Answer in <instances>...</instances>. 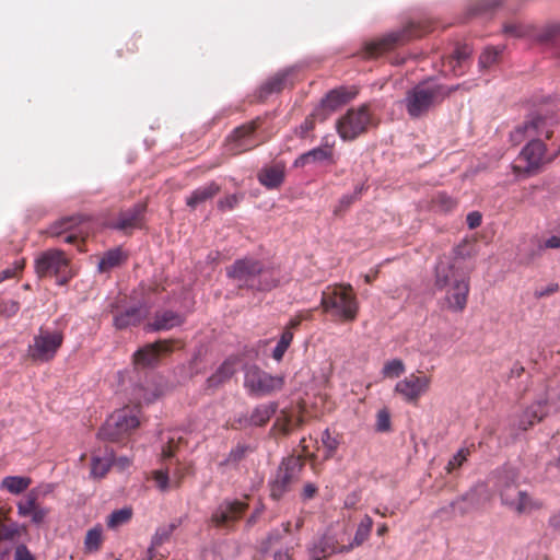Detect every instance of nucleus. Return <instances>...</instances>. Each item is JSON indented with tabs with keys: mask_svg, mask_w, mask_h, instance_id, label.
Here are the masks:
<instances>
[{
	"mask_svg": "<svg viewBox=\"0 0 560 560\" xmlns=\"http://www.w3.org/2000/svg\"><path fill=\"white\" fill-rule=\"evenodd\" d=\"M556 132H560V122L552 116L534 115L522 126L516 127L510 135L514 144H520L525 139L530 141L523 148L512 164L513 173L527 177L536 173L545 163L546 147L540 137L550 139Z\"/></svg>",
	"mask_w": 560,
	"mask_h": 560,
	"instance_id": "1",
	"label": "nucleus"
},
{
	"mask_svg": "<svg viewBox=\"0 0 560 560\" xmlns=\"http://www.w3.org/2000/svg\"><path fill=\"white\" fill-rule=\"evenodd\" d=\"M226 276L237 283L238 289L270 291L280 283L277 268L262 260L245 257L226 268Z\"/></svg>",
	"mask_w": 560,
	"mask_h": 560,
	"instance_id": "2",
	"label": "nucleus"
},
{
	"mask_svg": "<svg viewBox=\"0 0 560 560\" xmlns=\"http://www.w3.org/2000/svg\"><path fill=\"white\" fill-rule=\"evenodd\" d=\"M434 287L445 291L443 307L454 313H462L466 308L470 285L469 277L462 268L441 260L435 268Z\"/></svg>",
	"mask_w": 560,
	"mask_h": 560,
	"instance_id": "3",
	"label": "nucleus"
},
{
	"mask_svg": "<svg viewBox=\"0 0 560 560\" xmlns=\"http://www.w3.org/2000/svg\"><path fill=\"white\" fill-rule=\"evenodd\" d=\"M320 308L341 323L354 322L359 314V302L351 284L328 285L322 292Z\"/></svg>",
	"mask_w": 560,
	"mask_h": 560,
	"instance_id": "4",
	"label": "nucleus"
},
{
	"mask_svg": "<svg viewBox=\"0 0 560 560\" xmlns=\"http://www.w3.org/2000/svg\"><path fill=\"white\" fill-rule=\"evenodd\" d=\"M433 30L428 21L409 22L401 30L390 32L381 38L365 44L364 58H376L387 51L405 45L413 38L421 37Z\"/></svg>",
	"mask_w": 560,
	"mask_h": 560,
	"instance_id": "5",
	"label": "nucleus"
},
{
	"mask_svg": "<svg viewBox=\"0 0 560 560\" xmlns=\"http://www.w3.org/2000/svg\"><path fill=\"white\" fill-rule=\"evenodd\" d=\"M378 118L374 115L370 104H361L349 108L336 122V130L345 141H353L371 128L378 126Z\"/></svg>",
	"mask_w": 560,
	"mask_h": 560,
	"instance_id": "6",
	"label": "nucleus"
},
{
	"mask_svg": "<svg viewBox=\"0 0 560 560\" xmlns=\"http://www.w3.org/2000/svg\"><path fill=\"white\" fill-rule=\"evenodd\" d=\"M458 86L445 88L439 84H418L409 90L404 100L408 115L418 118L429 112Z\"/></svg>",
	"mask_w": 560,
	"mask_h": 560,
	"instance_id": "7",
	"label": "nucleus"
},
{
	"mask_svg": "<svg viewBox=\"0 0 560 560\" xmlns=\"http://www.w3.org/2000/svg\"><path fill=\"white\" fill-rule=\"evenodd\" d=\"M35 272L38 278L56 277L59 285L73 278L70 258L61 249L50 248L35 258Z\"/></svg>",
	"mask_w": 560,
	"mask_h": 560,
	"instance_id": "8",
	"label": "nucleus"
},
{
	"mask_svg": "<svg viewBox=\"0 0 560 560\" xmlns=\"http://www.w3.org/2000/svg\"><path fill=\"white\" fill-rule=\"evenodd\" d=\"M140 411L126 407L113 412L98 431V438L110 442H119L140 425Z\"/></svg>",
	"mask_w": 560,
	"mask_h": 560,
	"instance_id": "9",
	"label": "nucleus"
},
{
	"mask_svg": "<svg viewBox=\"0 0 560 560\" xmlns=\"http://www.w3.org/2000/svg\"><path fill=\"white\" fill-rule=\"evenodd\" d=\"M63 340L61 330L40 327L27 347V357L34 363H48L56 358Z\"/></svg>",
	"mask_w": 560,
	"mask_h": 560,
	"instance_id": "10",
	"label": "nucleus"
},
{
	"mask_svg": "<svg viewBox=\"0 0 560 560\" xmlns=\"http://www.w3.org/2000/svg\"><path fill=\"white\" fill-rule=\"evenodd\" d=\"M262 125V118L256 117L232 130L224 141V149L229 155L235 156L248 152L261 143L256 133L257 129Z\"/></svg>",
	"mask_w": 560,
	"mask_h": 560,
	"instance_id": "11",
	"label": "nucleus"
},
{
	"mask_svg": "<svg viewBox=\"0 0 560 560\" xmlns=\"http://www.w3.org/2000/svg\"><path fill=\"white\" fill-rule=\"evenodd\" d=\"M284 386V377L271 375L256 365L245 371L244 387L250 396L265 397L280 392Z\"/></svg>",
	"mask_w": 560,
	"mask_h": 560,
	"instance_id": "12",
	"label": "nucleus"
},
{
	"mask_svg": "<svg viewBox=\"0 0 560 560\" xmlns=\"http://www.w3.org/2000/svg\"><path fill=\"white\" fill-rule=\"evenodd\" d=\"M303 466L304 459L301 456H290L283 459L275 480L270 483V497L273 500H280L291 490L292 485L299 479Z\"/></svg>",
	"mask_w": 560,
	"mask_h": 560,
	"instance_id": "13",
	"label": "nucleus"
},
{
	"mask_svg": "<svg viewBox=\"0 0 560 560\" xmlns=\"http://www.w3.org/2000/svg\"><path fill=\"white\" fill-rule=\"evenodd\" d=\"M502 504L516 514H530L544 508L541 500L533 498L526 491L520 490L513 485L506 483L500 491Z\"/></svg>",
	"mask_w": 560,
	"mask_h": 560,
	"instance_id": "14",
	"label": "nucleus"
},
{
	"mask_svg": "<svg viewBox=\"0 0 560 560\" xmlns=\"http://www.w3.org/2000/svg\"><path fill=\"white\" fill-rule=\"evenodd\" d=\"M248 509V503L241 500H224L210 516V524L215 528L232 529L243 517Z\"/></svg>",
	"mask_w": 560,
	"mask_h": 560,
	"instance_id": "15",
	"label": "nucleus"
},
{
	"mask_svg": "<svg viewBox=\"0 0 560 560\" xmlns=\"http://www.w3.org/2000/svg\"><path fill=\"white\" fill-rule=\"evenodd\" d=\"M430 385L429 376L411 373L396 383L394 393L405 402L417 406L420 398L428 393Z\"/></svg>",
	"mask_w": 560,
	"mask_h": 560,
	"instance_id": "16",
	"label": "nucleus"
},
{
	"mask_svg": "<svg viewBox=\"0 0 560 560\" xmlns=\"http://www.w3.org/2000/svg\"><path fill=\"white\" fill-rule=\"evenodd\" d=\"M175 340L164 339L153 343H148L139 348L133 353V364L137 368H153L159 364L163 355H167L174 350Z\"/></svg>",
	"mask_w": 560,
	"mask_h": 560,
	"instance_id": "17",
	"label": "nucleus"
},
{
	"mask_svg": "<svg viewBox=\"0 0 560 560\" xmlns=\"http://www.w3.org/2000/svg\"><path fill=\"white\" fill-rule=\"evenodd\" d=\"M282 530L273 529L269 533L268 537L262 544L264 560H291V548L279 547L283 534H289L291 530V523L285 522L282 524Z\"/></svg>",
	"mask_w": 560,
	"mask_h": 560,
	"instance_id": "18",
	"label": "nucleus"
},
{
	"mask_svg": "<svg viewBox=\"0 0 560 560\" xmlns=\"http://www.w3.org/2000/svg\"><path fill=\"white\" fill-rule=\"evenodd\" d=\"M550 402L547 395L533 401L518 416L516 425L520 430L527 431L536 423L542 421L549 413Z\"/></svg>",
	"mask_w": 560,
	"mask_h": 560,
	"instance_id": "19",
	"label": "nucleus"
},
{
	"mask_svg": "<svg viewBox=\"0 0 560 560\" xmlns=\"http://www.w3.org/2000/svg\"><path fill=\"white\" fill-rule=\"evenodd\" d=\"M471 51V48L466 44L457 45L453 54L443 58V72L446 74L452 73L456 77L464 74Z\"/></svg>",
	"mask_w": 560,
	"mask_h": 560,
	"instance_id": "20",
	"label": "nucleus"
},
{
	"mask_svg": "<svg viewBox=\"0 0 560 560\" xmlns=\"http://www.w3.org/2000/svg\"><path fill=\"white\" fill-rule=\"evenodd\" d=\"M145 212L144 203H137L132 208L121 211L113 223V228L120 231L140 228Z\"/></svg>",
	"mask_w": 560,
	"mask_h": 560,
	"instance_id": "21",
	"label": "nucleus"
},
{
	"mask_svg": "<svg viewBox=\"0 0 560 560\" xmlns=\"http://www.w3.org/2000/svg\"><path fill=\"white\" fill-rule=\"evenodd\" d=\"M558 248H560V236L551 235L546 240H541L539 236L535 235L529 240V248L524 254V258L529 262L540 257L544 250Z\"/></svg>",
	"mask_w": 560,
	"mask_h": 560,
	"instance_id": "22",
	"label": "nucleus"
},
{
	"mask_svg": "<svg viewBox=\"0 0 560 560\" xmlns=\"http://www.w3.org/2000/svg\"><path fill=\"white\" fill-rule=\"evenodd\" d=\"M185 316L172 310L159 311L154 315L153 322L150 324L152 330H170L183 325Z\"/></svg>",
	"mask_w": 560,
	"mask_h": 560,
	"instance_id": "23",
	"label": "nucleus"
},
{
	"mask_svg": "<svg viewBox=\"0 0 560 560\" xmlns=\"http://www.w3.org/2000/svg\"><path fill=\"white\" fill-rule=\"evenodd\" d=\"M220 191L221 186L215 182H210L192 190L186 198V205L191 209H196L199 205L212 199Z\"/></svg>",
	"mask_w": 560,
	"mask_h": 560,
	"instance_id": "24",
	"label": "nucleus"
},
{
	"mask_svg": "<svg viewBox=\"0 0 560 560\" xmlns=\"http://www.w3.org/2000/svg\"><path fill=\"white\" fill-rule=\"evenodd\" d=\"M147 311L141 306H131L114 316V325L117 329H125L129 326H136L145 317Z\"/></svg>",
	"mask_w": 560,
	"mask_h": 560,
	"instance_id": "25",
	"label": "nucleus"
},
{
	"mask_svg": "<svg viewBox=\"0 0 560 560\" xmlns=\"http://www.w3.org/2000/svg\"><path fill=\"white\" fill-rule=\"evenodd\" d=\"M259 183L268 189H276L284 180V166L275 164L264 167L257 175Z\"/></svg>",
	"mask_w": 560,
	"mask_h": 560,
	"instance_id": "26",
	"label": "nucleus"
},
{
	"mask_svg": "<svg viewBox=\"0 0 560 560\" xmlns=\"http://www.w3.org/2000/svg\"><path fill=\"white\" fill-rule=\"evenodd\" d=\"M332 145L326 142L325 145L310 150L306 153L301 154L296 160L295 166H305L310 163L331 161L332 160Z\"/></svg>",
	"mask_w": 560,
	"mask_h": 560,
	"instance_id": "27",
	"label": "nucleus"
},
{
	"mask_svg": "<svg viewBox=\"0 0 560 560\" xmlns=\"http://www.w3.org/2000/svg\"><path fill=\"white\" fill-rule=\"evenodd\" d=\"M128 255L120 248L115 247L103 254L101 257L97 269L100 272H109L114 268L120 267L127 261Z\"/></svg>",
	"mask_w": 560,
	"mask_h": 560,
	"instance_id": "28",
	"label": "nucleus"
},
{
	"mask_svg": "<svg viewBox=\"0 0 560 560\" xmlns=\"http://www.w3.org/2000/svg\"><path fill=\"white\" fill-rule=\"evenodd\" d=\"M355 93L347 91L345 88L335 89L327 93L322 100V109H327L329 113L336 110L341 105L351 101Z\"/></svg>",
	"mask_w": 560,
	"mask_h": 560,
	"instance_id": "29",
	"label": "nucleus"
},
{
	"mask_svg": "<svg viewBox=\"0 0 560 560\" xmlns=\"http://www.w3.org/2000/svg\"><path fill=\"white\" fill-rule=\"evenodd\" d=\"M236 360L229 358L226 359L218 370L207 380L209 388H217L226 381H229L235 373Z\"/></svg>",
	"mask_w": 560,
	"mask_h": 560,
	"instance_id": "30",
	"label": "nucleus"
},
{
	"mask_svg": "<svg viewBox=\"0 0 560 560\" xmlns=\"http://www.w3.org/2000/svg\"><path fill=\"white\" fill-rule=\"evenodd\" d=\"M52 490L50 485H46L43 487L32 489L27 495L25 501H22L18 504L19 515L26 517L31 515V512L36 509L39 504L37 503L40 494H47Z\"/></svg>",
	"mask_w": 560,
	"mask_h": 560,
	"instance_id": "31",
	"label": "nucleus"
},
{
	"mask_svg": "<svg viewBox=\"0 0 560 560\" xmlns=\"http://www.w3.org/2000/svg\"><path fill=\"white\" fill-rule=\"evenodd\" d=\"M278 404L275 401L260 404L255 407L249 417V423L257 427L265 425L277 412Z\"/></svg>",
	"mask_w": 560,
	"mask_h": 560,
	"instance_id": "32",
	"label": "nucleus"
},
{
	"mask_svg": "<svg viewBox=\"0 0 560 560\" xmlns=\"http://www.w3.org/2000/svg\"><path fill=\"white\" fill-rule=\"evenodd\" d=\"M290 72H279L268 79L260 88V96L266 97L272 93H279L292 83H289Z\"/></svg>",
	"mask_w": 560,
	"mask_h": 560,
	"instance_id": "33",
	"label": "nucleus"
},
{
	"mask_svg": "<svg viewBox=\"0 0 560 560\" xmlns=\"http://www.w3.org/2000/svg\"><path fill=\"white\" fill-rule=\"evenodd\" d=\"M373 527V520L369 515H364L358 525L353 541L349 546H341L339 548L340 552H348L352 550L354 547L361 546L371 534Z\"/></svg>",
	"mask_w": 560,
	"mask_h": 560,
	"instance_id": "34",
	"label": "nucleus"
},
{
	"mask_svg": "<svg viewBox=\"0 0 560 560\" xmlns=\"http://www.w3.org/2000/svg\"><path fill=\"white\" fill-rule=\"evenodd\" d=\"M340 552L336 547L335 540L331 537H322L311 549L310 555L312 560H323L327 557Z\"/></svg>",
	"mask_w": 560,
	"mask_h": 560,
	"instance_id": "35",
	"label": "nucleus"
},
{
	"mask_svg": "<svg viewBox=\"0 0 560 560\" xmlns=\"http://www.w3.org/2000/svg\"><path fill=\"white\" fill-rule=\"evenodd\" d=\"M104 542L103 528L96 525L89 529L84 537V552L96 553L101 550Z\"/></svg>",
	"mask_w": 560,
	"mask_h": 560,
	"instance_id": "36",
	"label": "nucleus"
},
{
	"mask_svg": "<svg viewBox=\"0 0 560 560\" xmlns=\"http://www.w3.org/2000/svg\"><path fill=\"white\" fill-rule=\"evenodd\" d=\"M31 483L32 479L30 477L8 476L1 481V488L12 494H20L25 491Z\"/></svg>",
	"mask_w": 560,
	"mask_h": 560,
	"instance_id": "37",
	"label": "nucleus"
},
{
	"mask_svg": "<svg viewBox=\"0 0 560 560\" xmlns=\"http://www.w3.org/2000/svg\"><path fill=\"white\" fill-rule=\"evenodd\" d=\"M132 517L131 508H122L113 511L106 520V525L109 529H116L125 524H128Z\"/></svg>",
	"mask_w": 560,
	"mask_h": 560,
	"instance_id": "38",
	"label": "nucleus"
},
{
	"mask_svg": "<svg viewBox=\"0 0 560 560\" xmlns=\"http://www.w3.org/2000/svg\"><path fill=\"white\" fill-rule=\"evenodd\" d=\"M252 452L253 448L249 445L237 444L230 451L226 458L220 463V466H236Z\"/></svg>",
	"mask_w": 560,
	"mask_h": 560,
	"instance_id": "39",
	"label": "nucleus"
},
{
	"mask_svg": "<svg viewBox=\"0 0 560 560\" xmlns=\"http://www.w3.org/2000/svg\"><path fill=\"white\" fill-rule=\"evenodd\" d=\"M80 218L69 217L56 221L48 230V234L54 237H59L63 233L69 232L71 229L78 226Z\"/></svg>",
	"mask_w": 560,
	"mask_h": 560,
	"instance_id": "40",
	"label": "nucleus"
},
{
	"mask_svg": "<svg viewBox=\"0 0 560 560\" xmlns=\"http://www.w3.org/2000/svg\"><path fill=\"white\" fill-rule=\"evenodd\" d=\"M457 206V201L448 196L446 192H438L432 198V207L443 213L453 211Z\"/></svg>",
	"mask_w": 560,
	"mask_h": 560,
	"instance_id": "41",
	"label": "nucleus"
},
{
	"mask_svg": "<svg viewBox=\"0 0 560 560\" xmlns=\"http://www.w3.org/2000/svg\"><path fill=\"white\" fill-rule=\"evenodd\" d=\"M293 340V331H290V329H284L283 332L280 336V339L275 347L272 351V358L280 362L283 359V355L288 348L290 347L291 342Z\"/></svg>",
	"mask_w": 560,
	"mask_h": 560,
	"instance_id": "42",
	"label": "nucleus"
},
{
	"mask_svg": "<svg viewBox=\"0 0 560 560\" xmlns=\"http://www.w3.org/2000/svg\"><path fill=\"white\" fill-rule=\"evenodd\" d=\"M110 465H112L110 457L102 458L100 456H93L92 463H91V475L94 478H102L106 475Z\"/></svg>",
	"mask_w": 560,
	"mask_h": 560,
	"instance_id": "43",
	"label": "nucleus"
},
{
	"mask_svg": "<svg viewBox=\"0 0 560 560\" xmlns=\"http://www.w3.org/2000/svg\"><path fill=\"white\" fill-rule=\"evenodd\" d=\"M322 443L326 448L325 458L328 459L336 453L340 440L338 435L332 434L329 429H326L322 434Z\"/></svg>",
	"mask_w": 560,
	"mask_h": 560,
	"instance_id": "44",
	"label": "nucleus"
},
{
	"mask_svg": "<svg viewBox=\"0 0 560 560\" xmlns=\"http://www.w3.org/2000/svg\"><path fill=\"white\" fill-rule=\"evenodd\" d=\"M405 370L406 368L404 362L400 359H394L385 362L382 369V374L384 377L395 378L399 377L405 372Z\"/></svg>",
	"mask_w": 560,
	"mask_h": 560,
	"instance_id": "45",
	"label": "nucleus"
},
{
	"mask_svg": "<svg viewBox=\"0 0 560 560\" xmlns=\"http://www.w3.org/2000/svg\"><path fill=\"white\" fill-rule=\"evenodd\" d=\"M363 186L357 187L353 195H345L340 198L338 206L335 208L334 213L336 215H340L346 212L350 206L359 198V195L362 192Z\"/></svg>",
	"mask_w": 560,
	"mask_h": 560,
	"instance_id": "46",
	"label": "nucleus"
},
{
	"mask_svg": "<svg viewBox=\"0 0 560 560\" xmlns=\"http://www.w3.org/2000/svg\"><path fill=\"white\" fill-rule=\"evenodd\" d=\"M20 311V303L15 300H5L0 298V316L10 318Z\"/></svg>",
	"mask_w": 560,
	"mask_h": 560,
	"instance_id": "47",
	"label": "nucleus"
},
{
	"mask_svg": "<svg viewBox=\"0 0 560 560\" xmlns=\"http://www.w3.org/2000/svg\"><path fill=\"white\" fill-rule=\"evenodd\" d=\"M470 452L468 448H460L447 463L446 471L448 474L453 472L455 469L459 468L469 456Z\"/></svg>",
	"mask_w": 560,
	"mask_h": 560,
	"instance_id": "48",
	"label": "nucleus"
},
{
	"mask_svg": "<svg viewBox=\"0 0 560 560\" xmlns=\"http://www.w3.org/2000/svg\"><path fill=\"white\" fill-rule=\"evenodd\" d=\"M173 526L159 528L152 538L151 547L149 552H152L155 548L167 541L172 535Z\"/></svg>",
	"mask_w": 560,
	"mask_h": 560,
	"instance_id": "49",
	"label": "nucleus"
},
{
	"mask_svg": "<svg viewBox=\"0 0 560 560\" xmlns=\"http://www.w3.org/2000/svg\"><path fill=\"white\" fill-rule=\"evenodd\" d=\"M242 198L243 195L236 194L225 196L224 198L218 200L217 207L222 212L233 210L238 205Z\"/></svg>",
	"mask_w": 560,
	"mask_h": 560,
	"instance_id": "50",
	"label": "nucleus"
},
{
	"mask_svg": "<svg viewBox=\"0 0 560 560\" xmlns=\"http://www.w3.org/2000/svg\"><path fill=\"white\" fill-rule=\"evenodd\" d=\"M390 415L386 408H383L376 413L375 428L378 432H387L390 430Z\"/></svg>",
	"mask_w": 560,
	"mask_h": 560,
	"instance_id": "51",
	"label": "nucleus"
},
{
	"mask_svg": "<svg viewBox=\"0 0 560 560\" xmlns=\"http://www.w3.org/2000/svg\"><path fill=\"white\" fill-rule=\"evenodd\" d=\"M273 429H277L282 434H289L292 430L291 417L288 413H285L284 411H282L281 415L278 416V418L276 419Z\"/></svg>",
	"mask_w": 560,
	"mask_h": 560,
	"instance_id": "52",
	"label": "nucleus"
},
{
	"mask_svg": "<svg viewBox=\"0 0 560 560\" xmlns=\"http://www.w3.org/2000/svg\"><path fill=\"white\" fill-rule=\"evenodd\" d=\"M500 51L495 48H488L486 49L480 58H479V65L481 68H489L493 63L497 62Z\"/></svg>",
	"mask_w": 560,
	"mask_h": 560,
	"instance_id": "53",
	"label": "nucleus"
},
{
	"mask_svg": "<svg viewBox=\"0 0 560 560\" xmlns=\"http://www.w3.org/2000/svg\"><path fill=\"white\" fill-rule=\"evenodd\" d=\"M315 128V113L308 115L305 120L296 129V135L300 138H305L310 131Z\"/></svg>",
	"mask_w": 560,
	"mask_h": 560,
	"instance_id": "54",
	"label": "nucleus"
},
{
	"mask_svg": "<svg viewBox=\"0 0 560 560\" xmlns=\"http://www.w3.org/2000/svg\"><path fill=\"white\" fill-rule=\"evenodd\" d=\"M153 480L155 481L156 487L161 491H166L170 486V477L168 472L164 470H155L153 471Z\"/></svg>",
	"mask_w": 560,
	"mask_h": 560,
	"instance_id": "55",
	"label": "nucleus"
},
{
	"mask_svg": "<svg viewBox=\"0 0 560 560\" xmlns=\"http://www.w3.org/2000/svg\"><path fill=\"white\" fill-rule=\"evenodd\" d=\"M503 0H479L475 13L486 12L500 5Z\"/></svg>",
	"mask_w": 560,
	"mask_h": 560,
	"instance_id": "56",
	"label": "nucleus"
},
{
	"mask_svg": "<svg viewBox=\"0 0 560 560\" xmlns=\"http://www.w3.org/2000/svg\"><path fill=\"white\" fill-rule=\"evenodd\" d=\"M19 534L16 525L8 526L0 523V540L13 539Z\"/></svg>",
	"mask_w": 560,
	"mask_h": 560,
	"instance_id": "57",
	"label": "nucleus"
},
{
	"mask_svg": "<svg viewBox=\"0 0 560 560\" xmlns=\"http://www.w3.org/2000/svg\"><path fill=\"white\" fill-rule=\"evenodd\" d=\"M48 513H49V510L47 508H43V506L38 505L36 509H34L31 512L30 516L32 517L33 523L40 524L44 522V520L46 518Z\"/></svg>",
	"mask_w": 560,
	"mask_h": 560,
	"instance_id": "58",
	"label": "nucleus"
},
{
	"mask_svg": "<svg viewBox=\"0 0 560 560\" xmlns=\"http://www.w3.org/2000/svg\"><path fill=\"white\" fill-rule=\"evenodd\" d=\"M14 560H35V557L25 545H19L14 552Z\"/></svg>",
	"mask_w": 560,
	"mask_h": 560,
	"instance_id": "59",
	"label": "nucleus"
},
{
	"mask_svg": "<svg viewBox=\"0 0 560 560\" xmlns=\"http://www.w3.org/2000/svg\"><path fill=\"white\" fill-rule=\"evenodd\" d=\"M559 35H560V25L559 24H553V25L548 26L544 31V33L541 35V39L545 40V42H549V40L555 39Z\"/></svg>",
	"mask_w": 560,
	"mask_h": 560,
	"instance_id": "60",
	"label": "nucleus"
},
{
	"mask_svg": "<svg viewBox=\"0 0 560 560\" xmlns=\"http://www.w3.org/2000/svg\"><path fill=\"white\" fill-rule=\"evenodd\" d=\"M481 221H482V217L478 211H472V212L468 213V215L466 218L467 225L471 230L480 226Z\"/></svg>",
	"mask_w": 560,
	"mask_h": 560,
	"instance_id": "61",
	"label": "nucleus"
},
{
	"mask_svg": "<svg viewBox=\"0 0 560 560\" xmlns=\"http://www.w3.org/2000/svg\"><path fill=\"white\" fill-rule=\"evenodd\" d=\"M190 468L188 466H179L173 474L174 480V487H179L183 478L189 474Z\"/></svg>",
	"mask_w": 560,
	"mask_h": 560,
	"instance_id": "62",
	"label": "nucleus"
},
{
	"mask_svg": "<svg viewBox=\"0 0 560 560\" xmlns=\"http://www.w3.org/2000/svg\"><path fill=\"white\" fill-rule=\"evenodd\" d=\"M504 33L515 36V37H522L525 35V31L522 26L517 24H508L504 26Z\"/></svg>",
	"mask_w": 560,
	"mask_h": 560,
	"instance_id": "63",
	"label": "nucleus"
},
{
	"mask_svg": "<svg viewBox=\"0 0 560 560\" xmlns=\"http://www.w3.org/2000/svg\"><path fill=\"white\" fill-rule=\"evenodd\" d=\"M317 487L314 485V483H306L304 487H303V491H302V498L304 500H310V499H313L316 493H317Z\"/></svg>",
	"mask_w": 560,
	"mask_h": 560,
	"instance_id": "64",
	"label": "nucleus"
}]
</instances>
